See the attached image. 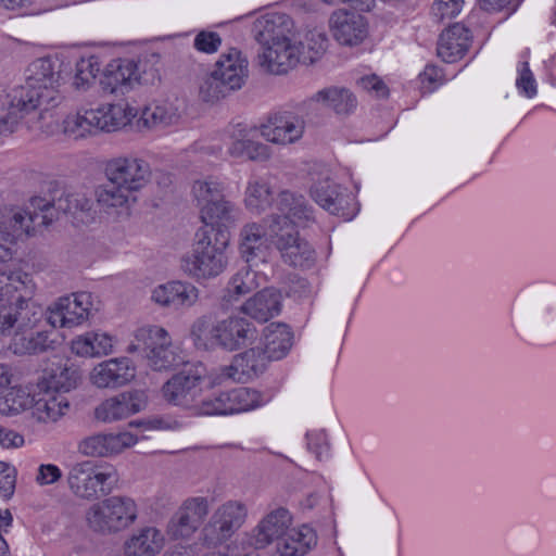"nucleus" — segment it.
Returning <instances> with one entry per match:
<instances>
[{"mask_svg": "<svg viewBox=\"0 0 556 556\" xmlns=\"http://www.w3.org/2000/svg\"><path fill=\"white\" fill-rule=\"evenodd\" d=\"M91 201L81 193H66L55 201L40 197L30 200L26 208L8 210L0 223V262L12 257L11 244L23 235H31L39 227L49 226L60 214L77 218L91 210Z\"/></svg>", "mask_w": 556, "mask_h": 556, "instance_id": "obj_1", "label": "nucleus"}, {"mask_svg": "<svg viewBox=\"0 0 556 556\" xmlns=\"http://www.w3.org/2000/svg\"><path fill=\"white\" fill-rule=\"evenodd\" d=\"M277 215L270 226L275 244L283 261L294 267L309 268L315 263V251L299 238L294 226L306 227L315 222L314 208L302 194L281 191L275 202Z\"/></svg>", "mask_w": 556, "mask_h": 556, "instance_id": "obj_2", "label": "nucleus"}, {"mask_svg": "<svg viewBox=\"0 0 556 556\" xmlns=\"http://www.w3.org/2000/svg\"><path fill=\"white\" fill-rule=\"evenodd\" d=\"M42 316L41 306L22 295L15 302H0V339H9V349L17 355L52 349L53 341L47 331L34 332Z\"/></svg>", "mask_w": 556, "mask_h": 556, "instance_id": "obj_3", "label": "nucleus"}, {"mask_svg": "<svg viewBox=\"0 0 556 556\" xmlns=\"http://www.w3.org/2000/svg\"><path fill=\"white\" fill-rule=\"evenodd\" d=\"M228 242V232L223 229L199 228L191 251L180 260L182 271L197 280L217 277L228 264L226 255Z\"/></svg>", "mask_w": 556, "mask_h": 556, "instance_id": "obj_4", "label": "nucleus"}, {"mask_svg": "<svg viewBox=\"0 0 556 556\" xmlns=\"http://www.w3.org/2000/svg\"><path fill=\"white\" fill-rule=\"evenodd\" d=\"M63 63L58 56H43L33 61L26 70L25 85L15 87L13 99L15 105L47 111L54 105L58 88L63 79Z\"/></svg>", "mask_w": 556, "mask_h": 556, "instance_id": "obj_5", "label": "nucleus"}, {"mask_svg": "<svg viewBox=\"0 0 556 556\" xmlns=\"http://www.w3.org/2000/svg\"><path fill=\"white\" fill-rule=\"evenodd\" d=\"M191 337L198 349L207 351L219 348L235 352L252 344L257 338V330L252 321L238 315L216 323L202 317L192 325Z\"/></svg>", "mask_w": 556, "mask_h": 556, "instance_id": "obj_6", "label": "nucleus"}, {"mask_svg": "<svg viewBox=\"0 0 556 556\" xmlns=\"http://www.w3.org/2000/svg\"><path fill=\"white\" fill-rule=\"evenodd\" d=\"M137 516L138 507L131 497L114 495L92 504L86 511V521L92 531L110 534L130 527Z\"/></svg>", "mask_w": 556, "mask_h": 556, "instance_id": "obj_7", "label": "nucleus"}, {"mask_svg": "<svg viewBox=\"0 0 556 556\" xmlns=\"http://www.w3.org/2000/svg\"><path fill=\"white\" fill-rule=\"evenodd\" d=\"M247 506L239 501H227L212 513L201 529L200 540L206 547H217L228 542L244 525Z\"/></svg>", "mask_w": 556, "mask_h": 556, "instance_id": "obj_8", "label": "nucleus"}, {"mask_svg": "<svg viewBox=\"0 0 556 556\" xmlns=\"http://www.w3.org/2000/svg\"><path fill=\"white\" fill-rule=\"evenodd\" d=\"M116 481L115 470L100 471L89 460L75 464L67 475L70 490L84 500H94L99 495L110 494Z\"/></svg>", "mask_w": 556, "mask_h": 556, "instance_id": "obj_9", "label": "nucleus"}, {"mask_svg": "<svg viewBox=\"0 0 556 556\" xmlns=\"http://www.w3.org/2000/svg\"><path fill=\"white\" fill-rule=\"evenodd\" d=\"M203 371V368L195 367L173 375L162 387L164 399L173 405L192 409L202 395Z\"/></svg>", "mask_w": 556, "mask_h": 556, "instance_id": "obj_10", "label": "nucleus"}, {"mask_svg": "<svg viewBox=\"0 0 556 556\" xmlns=\"http://www.w3.org/2000/svg\"><path fill=\"white\" fill-rule=\"evenodd\" d=\"M104 173L108 181L134 194L144 188L151 178L149 163L136 156H117L109 160Z\"/></svg>", "mask_w": 556, "mask_h": 556, "instance_id": "obj_11", "label": "nucleus"}, {"mask_svg": "<svg viewBox=\"0 0 556 556\" xmlns=\"http://www.w3.org/2000/svg\"><path fill=\"white\" fill-rule=\"evenodd\" d=\"M208 514V501L204 496L188 497L168 520L166 532L172 540H188L200 528Z\"/></svg>", "mask_w": 556, "mask_h": 556, "instance_id": "obj_12", "label": "nucleus"}, {"mask_svg": "<svg viewBox=\"0 0 556 556\" xmlns=\"http://www.w3.org/2000/svg\"><path fill=\"white\" fill-rule=\"evenodd\" d=\"M304 130V118L291 111L274 112L260 125L261 136L266 141L281 146L299 141Z\"/></svg>", "mask_w": 556, "mask_h": 556, "instance_id": "obj_13", "label": "nucleus"}, {"mask_svg": "<svg viewBox=\"0 0 556 556\" xmlns=\"http://www.w3.org/2000/svg\"><path fill=\"white\" fill-rule=\"evenodd\" d=\"M92 296L88 292L60 298L48 308V323L56 327L72 328L86 321L91 313Z\"/></svg>", "mask_w": 556, "mask_h": 556, "instance_id": "obj_14", "label": "nucleus"}, {"mask_svg": "<svg viewBox=\"0 0 556 556\" xmlns=\"http://www.w3.org/2000/svg\"><path fill=\"white\" fill-rule=\"evenodd\" d=\"M311 195L324 210L344 220H350L357 214L354 197L330 179L314 184L311 188Z\"/></svg>", "mask_w": 556, "mask_h": 556, "instance_id": "obj_15", "label": "nucleus"}, {"mask_svg": "<svg viewBox=\"0 0 556 556\" xmlns=\"http://www.w3.org/2000/svg\"><path fill=\"white\" fill-rule=\"evenodd\" d=\"M260 65L268 73L280 75L296 66L303 53V45L293 38L262 43Z\"/></svg>", "mask_w": 556, "mask_h": 556, "instance_id": "obj_16", "label": "nucleus"}, {"mask_svg": "<svg viewBox=\"0 0 556 556\" xmlns=\"http://www.w3.org/2000/svg\"><path fill=\"white\" fill-rule=\"evenodd\" d=\"M146 406L147 395L143 391H126L102 401L94 408V418L100 422L111 424L126 419Z\"/></svg>", "mask_w": 556, "mask_h": 556, "instance_id": "obj_17", "label": "nucleus"}, {"mask_svg": "<svg viewBox=\"0 0 556 556\" xmlns=\"http://www.w3.org/2000/svg\"><path fill=\"white\" fill-rule=\"evenodd\" d=\"M269 362L262 348H250L235 355L231 363L223 367L222 375L235 382L244 383L262 375Z\"/></svg>", "mask_w": 556, "mask_h": 556, "instance_id": "obj_18", "label": "nucleus"}, {"mask_svg": "<svg viewBox=\"0 0 556 556\" xmlns=\"http://www.w3.org/2000/svg\"><path fill=\"white\" fill-rule=\"evenodd\" d=\"M138 439L130 432L97 433L83 439L78 451L91 457H110L134 446Z\"/></svg>", "mask_w": 556, "mask_h": 556, "instance_id": "obj_19", "label": "nucleus"}, {"mask_svg": "<svg viewBox=\"0 0 556 556\" xmlns=\"http://www.w3.org/2000/svg\"><path fill=\"white\" fill-rule=\"evenodd\" d=\"M330 23L333 37L341 45H358L368 33L365 17L357 12L339 10L331 15Z\"/></svg>", "mask_w": 556, "mask_h": 556, "instance_id": "obj_20", "label": "nucleus"}, {"mask_svg": "<svg viewBox=\"0 0 556 556\" xmlns=\"http://www.w3.org/2000/svg\"><path fill=\"white\" fill-rule=\"evenodd\" d=\"M240 255L250 266H258L269 256V243L264 228L255 223L247 224L240 230Z\"/></svg>", "mask_w": 556, "mask_h": 556, "instance_id": "obj_21", "label": "nucleus"}, {"mask_svg": "<svg viewBox=\"0 0 556 556\" xmlns=\"http://www.w3.org/2000/svg\"><path fill=\"white\" fill-rule=\"evenodd\" d=\"M138 66L128 59L111 61L100 79L102 89L110 93H125L138 81Z\"/></svg>", "mask_w": 556, "mask_h": 556, "instance_id": "obj_22", "label": "nucleus"}, {"mask_svg": "<svg viewBox=\"0 0 556 556\" xmlns=\"http://www.w3.org/2000/svg\"><path fill=\"white\" fill-rule=\"evenodd\" d=\"M135 378V368L127 357L112 358L97 365L90 380L98 388H118Z\"/></svg>", "mask_w": 556, "mask_h": 556, "instance_id": "obj_23", "label": "nucleus"}, {"mask_svg": "<svg viewBox=\"0 0 556 556\" xmlns=\"http://www.w3.org/2000/svg\"><path fill=\"white\" fill-rule=\"evenodd\" d=\"M248 67L249 62L243 53L236 48H230L220 54L214 71L215 75H218L235 91L244 85L249 73Z\"/></svg>", "mask_w": 556, "mask_h": 556, "instance_id": "obj_24", "label": "nucleus"}, {"mask_svg": "<svg viewBox=\"0 0 556 556\" xmlns=\"http://www.w3.org/2000/svg\"><path fill=\"white\" fill-rule=\"evenodd\" d=\"M291 525V515L286 508H277L266 515L254 529L252 544L255 548H264L274 540H280Z\"/></svg>", "mask_w": 556, "mask_h": 556, "instance_id": "obj_25", "label": "nucleus"}, {"mask_svg": "<svg viewBox=\"0 0 556 556\" xmlns=\"http://www.w3.org/2000/svg\"><path fill=\"white\" fill-rule=\"evenodd\" d=\"M255 38L260 43L287 40L294 37L291 17L281 12L267 13L254 23Z\"/></svg>", "mask_w": 556, "mask_h": 556, "instance_id": "obj_26", "label": "nucleus"}, {"mask_svg": "<svg viewBox=\"0 0 556 556\" xmlns=\"http://www.w3.org/2000/svg\"><path fill=\"white\" fill-rule=\"evenodd\" d=\"M470 46V33L464 25L455 23L440 35L438 56L446 63L462 59Z\"/></svg>", "mask_w": 556, "mask_h": 556, "instance_id": "obj_27", "label": "nucleus"}, {"mask_svg": "<svg viewBox=\"0 0 556 556\" xmlns=\"http://www.w3.org/2000/svg\"><path fill=\"white\" fill-rule=\"evenodd\" d=\"M165 539L155 527H143L124 543V556H156L163 548Z\"/></svg>", "mask_w": 556, "mask_h": 556, "instance_id": "obj_28", "label": "nucleus"}, {"mask_svg": "<svg viewBox=\"0 0 556 556\" xmlns=\"http://www.w3.org/2000/svg\"><path fill=\"white\" fill-rule=\"evenodd\" d=\"M528 312L535 321L556 329V286L535 289L530 295Z\"/></svg>", "mask_w": 556, "mask_h": 556, "instance_id": "obj_29", "label": "nucleus"}, {"mask_svg": "<svg viewBox=\"0 0 556 556\" xmlns=\"http://www.w3.org/2000/svg\"><path fill=\"white\" fill-rule=\"evenodd\" d=\"M281 309V295L273 288H265L249 299L241 311L255 320L265 323L277 316Z\"/></svg>", "mask_w": 556, "mask_h": 556, "instance_id": "obj_30", "label": "nucleus"}, {"mask_svg": "<svg viewBox=\"0 0 556 556\" xmlns=\"http://www.w3.org/2000/svg\"><path fill=\"white\" fill-rule=\"evenodd\" d=\"M317 543L313 528L303 525L293 528L277 542V551L281 556H304Z\"/></svg>", "mask_w": 556, "mask_h": 556, "instance_id": "obj_31", "label": "nucleus"}, {"mask_svg": "<svg viewBox=\"0 0 556 556\" xmlns=\"http://www.w3.org/2000/svg\"><path fill=\"white\" fill-rule=\"evenodd\" d=\"M308 102L320 103L324 108L331 109L337 114H351L357 106L356 97L353 92L339 86L324 88L314 93Z\"/></svg>", "mask_w": 556, "mask_h": 556, "instance_id": "obj_32", "label": "nucleus"}, {"mask_svg": "<svg viewBox=\"0 0 556 556\" xmlns=\"http://www.w3.org/2000/svg\"><path fill=\"white\" fill-rule=\"evenodd\" d=\"M293 344V333L286 324L273 323L264 329L263 351L269 361L283 358Z\"/></svg>", "mask_w": 556, "mask_h": 556, "instance_id": "obj_33", "label": "nucleus"}, {"mask_svg": "<svg viewBox=\"0 0 556 556\" xmlns=\"http://www.w3.org/2000/svg\"><path fill=\"white\" fill-rule=\"evenodd\" d=\"M101 131H115L130 123L137 110L127 103L105 104L94 110Z\"/></svg>", "mask_w": 556, "mask_h": 556, "instance_id": "obj_34", "label": "nucleus"}, {"mask_svg": "<svg viewBox=\"0 0 556 556\" xmlns=\"http://www.w3.org/2000/svg\"><path fill=\"white\" fill-rule=\"evenodd\" d=\"M72 351L85 357L108 355L113 351V339L104 332H86L72 341Z\"/></svg>", "mask_w": 556, "mask_h": 556, "instance_id": "obj_35", "label": "nucleus"}, {"mask_svg": "<svg viewBox=\"0 0 556 556\" xmlns=\"http://www.w3.org/2000/svg\"><path fill=\"white\" fill-rule=\"evenodd\" d=\"M68 407V402L63 395H54L48 389L38 399L34 397L30 406L33 416L40 422L56 421Z\"/></svg>", "mask_w": 556, "mask_h": 556, "instance_id": "obj_36", "label": "nucleus"}, {"mask_svg": "<svg viewBox=\"0 0 556 556\" xmlns=\"http://www.w3.org/2000/svg\"><path fill=\"white\" fill-rule=\"evenodd\" d=\"M80 380V374L77 367L68 365L67 362L53 364L50 369L45 370L43 383L50 391L68 392L76 388Z\"/></svg>", "mask_w": 556, "mask_h": 556, "instance_id": "obj_37", "label": "nucleus"}, {"mask_svg": "<svg viewBox=\"0 0 556 556\" xmlns=\"http://www.w3.org/2000/svg\"><path fill=\"white\" fill-rule=\"evenodd\" d=\"M270 397L255 389L240 387L226 391L229 415L258 408L268 403Z\"/></svg>", "mask_w": 556, "mask_h": 556, "instance_id": "obj_38", "label": "nucleus"}, {"mask_svg": "<svg viewBox=\"0 0 556 556\" xmlns=\"http://www.w3.org/2000/svg\"><path fill=\"white\" fill-rule=\"evenodd\" d=\"M96 197L99 206L108 214L118 208L128 210L130 203L136 201L132 192L110 181L98 187Z\"/></svg>", "mask_w": 556, "mask_h": 556, "instance_id": "obj_39", "label": "nucleus"}, {"mask_svg": "<svg viewBox=\"0 0 556 556\" xmlns=\"http://www.w3.org/2000/svg\"><path fill=\"white\" fill-rule=\"evenodd\" d=\"M228 153L233 157L263 162L270 157V148L250 138L245 130H240L239 136L235 137L229 146Z\"/></svg>", "mask_w": 556, "mask_h": 556, "instance_id": "obj_40", "label": "nucleus"}, {"mask_svg": "<svg viewBox=\"0 0 556 556\" xmlns=\"http://www.w3.org/2000/svg\"><path fill=\"white\" fill-rule=\"evenodd\" d=\"M237 214L238 210L235 204L226 200L225 197L222 198V201L206 204V206L200 208V217L205 224L204 227L217 225V229H222L220 226L226 227L228 224L233 223Z\"/></svg>", "mask_w": 556, "mask_h": 556, "instance_id": "obj_41", "label": "nucleus"}, {"mask_svg": "<svg viewBox=\"0 0 556 556\" xmlns=\"http://www.w3.org/2000/svg\"><path fill=\"white\" fill-rule=\"evenodd\" d=\"M179 118L178 108L170 102H163L146 106L139 122L149 128H159L176 124Z\"/></svg>", "mask_w": 556, "mask_h": 556, "instance_id": "obj_42", "label": "nucleus"}, {"mask_svg": "<svg viewBox=\"0 0 556 556\" xmlns=\"http://www.w3.org/2000/svg\"><path fill=\"white\" fill-rule=\"evenodd\" d=\"M64 132L75 139L84 138L100 131L99 119L94 110L78 111L74 115H68L63 122Z\"/></svg>", "mask_w": 556, "mask_h": 556, "instance_id": "obj_43", "label": "nucleus"}, {"mask_svg": "<svg viewBox=\"0 0 556 556\" xmlns=\"http://www.w3.org/2000/svg\"><path fill=\"white\" fill-rule=\"evenodd\" d=\"M245 204L249 208L264 211L273 202L270 186L265 177H252L245 191Z\"/></svg>", "mask_w": 556, "mask_h": 556, "instance_id": "obj_44", "label": "nucleus"}, {"mask_svg": "<svg viewBox=\"0 0 556 556\" xmlns=\"http://www.w3.org/2000/svg\"><path fill=\"white\" fill-rule=\"evenodd\" d=\"M35 285L29 274L22 270L10 271L9 274H0V302H5L4 296L12 291L23 292L21 294L30 296L34 293Z\"/></svg>", "mask_w": 556, "mask_h": 556, "instance_id": "obj_45", "label": "nucleus"}, {"mask_svg": "<svg viewBox=\"0 0 556 556\" xmlns=\"http://www.w3.org/2000/svg\"><path fill=\"white\" fill-rule=\"evenodd\" d=\"M252 267L253 266L247 264L231 277L228 283L229 293H232L236 296H242L260 287V280L263 279V276Z\"/></svg>", "mask_w": 556, "mask_h": 556, "instance_id": "obj_46", "label": "nucleus"}, {"mask_svg": "<svg viewBox=\"0 0 556 556\" xmlns=\"http://www.w3.org/2000/svg\"><path fill=\"white\" fill-rule=\"evenodd\" d=\"M34 397L22 388H11L0 395V414L5 416L17 415L30 408Z\"/></svg>", "mask_w": 556, "mask_h": 556, "instance_id": "obj_47", "label": "nucleus"}, {"mask_svg": "<svg viewBox=\"0 0 556 556\" xmlns=\"http://www.w3.org/2000/svg\"><path fill=\"white\" fill-rule=\"evenodd\" d=\"M101 64L99 59L94 55L89 58H81L75 67V76L73 85L77 90L87 89L100 72Z\"/></svg>", "mask_w": 556, "mask_h": 556, "instance_id": "obj_48", "label": "nucleus"}, {"mask_svg": "<svg viewBox=\"0 0 556 556\" xmlns=\"http://www.w3.org/2000/svg\"><path fill=\"white\" fill-rule=\"evenodd\" d=\"M192 192L199 208L206 206V204L222 201V198L225 197L223 185L213 179L195 181Z\"/></svg>", "mask_w": 556, "mask_h": 556, "instance_id": "obj_49", "label": "nucleus"}, {"mask_svg": "<svg viewBox=\"0 0 556 556\" xmlns=\"http://www.w3.org/2000/svg\"><path fill=\"white\" fill-rule=\"evenodd\" d=\"M177 349L172 343L164 344L153 353H148L147 357L154 370L169 369L184 363V358L177 353Z\"/></svg>", "mask_w": 556, "mask_h": 556, "instance_id": "obj_50", "label": "nucleus"}, {"mask_svg": "<svg viewBox=\"0 0 556 556\" xmlns=\"http://www.w3.org/2000/svg\"><path fill=\"white\" fill-rule=\"evenodd\" d=\"M136 339L142 342L143 350L153 353L164 344L169 343V336L164 328L157 326L143 327L137 330Z\"/></svg>", "mask_w": 556, "mask_h": 556, "instance_id": "obj_51", "label": "nucleus"}, {"mask_svg": "<svg viewBox=\"0 0 556 556\" xmlns=\"http://www.w3.org/2000/svg\"><path fill=\"white\" fill-rule=\"evenodd\" d=\"M9 111L4 116L0 117V139L13 134L16 130L20 121L26 114L35 111V109L27 108V105H15L12 91L9 94Z\"/></svg>", "mask_w": 556, "mask_h": 556, "instance_id": "obj_52", "label": "nucleus"}, {"mask_svg": "<svg viewBox=\"0 0 556 556\" xmlns=\"http://www.w3.org/2000/svg\"><path fill=\"white\" fill-rule=\"evenodd\" d=\"M231 91L230 87L218 75H215V71L207 75L200 85V96L206 102L225 98Z\"/></svg>", "mask_w": 556, "mask_h": 556, "instance_id": "obj_53", "label": "nucleus"}, {"mask_svg": "<svg viewBox=\"0 0 556 556\" xmlns=\"http://www.w3.org/2000/svg\"><path fill=\"white\" fill-rule=\"evenodd\" d=\"M192 410L195 415L200 416L229 415L226 392H220L202 400L199 399Z\"/></svg>", "mask_w": 556, "mask_h": 556, "instance_id": "obj_54", "label": "nucleus"}, {"mask_svg": "<svg viewBox=\"0 0 556 556\" xmlns=\"http://www.w3.org/2000/svg\"><path fill=\"white\" fill-rule=\"evenodd\" d=\"M463 0H435L431 14L438 22L455 17L463 8Z\"/></svg>", "mask_w": 556, "mask_h": 556, "instance_id": "obj_55", "label": "nucleus"}, {"mask_svg": "<svg viewBox=\"0 0 556 556\" xmlns=\"http://www.w3.org/2000/svg\"><path fill=\"white\" fill-rule=\"evenodd\" d=\"M516 86L519 92L528 98H533L536 94V83L528 62L520 63Z\"/></svg>", "mask_w": 556, "mask_h": 556, "instance_id": "obj_56", "label": "nucleus"}, {"mask_svg": "<svg viewBox=\"0 0 556 556\" xmlns=\"http://www.w3.org/2000/svg\"><path fill=\"white\" fill-rule=\"evenodd\" d=\"M199 296V290L189 282L175 281V307L191 306Z\"/></svg>", "mask_w": 556, "mask_h": 556, "instance_id": "obj_57", "label": "nucleus"}, {"mask_svg": "<svg viewBox=\"0 0 556 556\" xmlns=\"http://www.w3.org/2000/svg\"><path fill=\"white\" fill-rule=\"evenodd\" d=\"M307 447L318 459L329 456V443L324 430L309 431L306 434Z\"/></svg>", "mask_w": 556, "mask_h": 556, "instance_id": "obj_58", "label": "nucleus"}, {"mask_svg": "<svg viewBox=\"0 0 556 556\" xmlns=\"http://www.w3.org/2000/svg\"><path fill=\"white\" fill-rule=\"evenodd\" d=\"M222 45L220 36L215 31L202 30L200 31L193 41V47L204 53H214L218 50Z\"/></svg>", "mask_w": 556, "mask_h": 556, "instance_id": "obj_59", "label": "nucleus"}, {"mask_svg": "<svg viewBox=\"0 0 556 556\" xmlns=\"http://www.w3.org/2000/svg\"><path fill=\"white\" fill-rule=\"evenodd\" d=\"M312 293V286L307 279L299 275H290L287 280V294L296 299L309 296Z\"/></svg>", "mask_w": 556, "mask_h": 556, "instance_id": "obj_60", "label": "nucleus"}, {"mask_svg": "<svg viewBox=\"0 0 556 556\" xmlns=\"http://www.w3.org/2000/svg\"><path fill=\"white\" fill-rule=\"evenodd\" d=\"M15 490V469L0 462V496L10 498Z\"/></svg>", "mask_w": 556, "mask_h": 556, "instance_id": "obj_61", "label": "nucleus"}, {"mask_svg": "<svg viewBox=\"0 0 556 556\" xmlns=\"http://www.w3.org/2000/svg\"><path fill=\"white\" fill-rule=\"evenodd\" d=\"M357 84L364 90L374 93L377 98H386L388 96V87L386 84L376 75H369L361 77Z\"/></svg>", "mask_w": 556, "mask_h": 556, "instance_id": "obj_62", "label": "nucleus"}, {"mask_svg": "<svg viewBox=\"0 0 556 556\" xmlns=\"http://www.w3.org/2000/svg\"><path fill=\"white\" fill-rule=\"evenodd\" d=\"M62 478L61 469L53 464H42L38 468L36 482L39 485H49L58 482Z\"/></svg>", "mask_w": 556, "mask_h": 556, "instance_id": "obj_63", "label": "nucleus"}, {"mask_svg": "<svg viewBox=\"0 0 556 556\" xmlns=\"http://www.w3.org/2000/svg\"><path fill=\"white\" fill-rule=\"evenodd\" d=\"M152 300L163 306L175 307V281L156 287L152 292Z\"/></svg>", "mask_w": 556, "mask_h": 556, "instance_id": "obj_64", "label": "nucleus"}]
</instances>
